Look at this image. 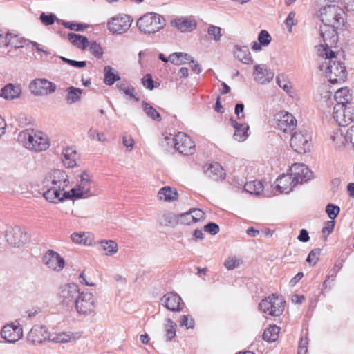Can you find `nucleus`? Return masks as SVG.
I'll return each mask as SVG.
<instances>
[{
	"label": "nucleus",
	"mask_w": 354,
	"mask_h": 354,
	"mask_svg": "<svg viewBox=\"0 0 354 354\" xmlns=\"http://www.w3.org/2000/svg\"><path fill=\"white\" fill-rule=\"evenodd\" d=\"M48 189L44 192V198L50 203H57L72 198L70 192H64L69 181L66 172L55 169L48 173L44 181Z\"/></svg>",
	"instance_id": "nucleus-1"
},
{
	"label": "nucleus",
	"mask_w": 354,
	"mask_h": 354,
	"mask_svg": "<svg viewBox=\"0 0 354 354\" xmlns=\"http://www.w3.org/2000/svg\"><path fill=\"white\" fill-rule=\"evenodd\" d=\"M324 61L320 64L319 70L326 73L329 82L333 84L342 83L347 77V71L344 63L337 60L336 53L334 56H324Z\"/></svg>",
	"instance_id": "nucleus-2"
},
{
	"label": "nucleus",
	"mask_w": 354,
	"mask_h": 354,
	"mask_svg": "<svg viewBox=\"0 0 354 354\" xmlns=\"http://www.w3.org/2000/svg\"><path fill=\"white\" fill-rule=\"evenodd\" d=\"M140 32L151 35L159 32L166 26L163 16L156 12H147L141 16L136 22Z\"/></svg>",
	"instance_id": "nucleus-3"
},
{
	"label": "nucleus",
	"mask_w": 354,
	"mask_h": 354,
	"mask_svg": "<svg viewBox=\"0 0 354 354\" xmlns=\"http://www.w3.org/2000/svg\"><path fill=\"white\" fill-rule=\"evenodd\" d=\"M319 17L323 24L330 25L335 28H342L345 24V12L335 4L326 5L321 8Z\"/></svg>",
	"instance_id": "nucleus-4"
},
{
	"label": "nucleus",
	"mask_w": 354,
	"mask_h": 354,
	"mask_svg": "<svg viewBox=\"0 0 354 354\" xmlns=\"http://www.w3.org/2000/svg\"><path fill=\"white\" fill-rule=\"evenodd\" d=\"M339 28H335L333 26L322 24L320 26V35L324 41L318 48V55L321 57L334 56L335 52L331 48L335 46L338 41L337 30Z\"/></svg>",
	"instance_id": "nucleus-5"
},
{
	"label": "nucleus",
	"mask_w": 354,
	"mask_h": 354,
	"mask_svg": "<svg viewBox=\"0 0 354 354\" xmlns=\"http://www.w3.org/2000/svg\"><path fill=\"white\" fill-rule=\"evenodd\" d=\"M18 140L27 149L41 151L48 148L49 144L46 136L41 132H34L33 130L26 129L18 135Z\"/></svg>",
	"instance_id": "nucleus-6"
},
{
	"label": "nucleus",
	"mask_w": 354,
	"mask_h": 354,
	"mask_svg": "<svg viewBox=\"0 0 354 354\" xmlns=\"http://www.w3.org/2000/svg\"><path fill=\"white\" fill-rule=\"evenodd\" d=\"M284 303L282 299H279L275 294H272L261 300L259 308L271 316H279L284 310Z\"/></svg>",
	"instance_id": "nucleus-7"
},
{
	"label": "nucleus",
	"mask_w": 354,
	"mask_h": 354,
	"mask_svg": "<svg viewBox=\"0 0 354 354\" xmlns=\"http://www.w3.org/2000/svg\"><path fill=\"white\" fill-rule=\"evenodd\" d=\"M80 289L76 284L68 283L59 287L57 296L61 304L73 307L77 297H80Z\"/></svg>",
	"instance_id": "nucleus-8"
},
{
	"label": "nucleus",
	"mask_w": 354,
	"mask_h": 354,
	"mask_svg": "<svg viewBox=\"0 0 354 354\" xmlns=\"http://www.w3.org/2000/svg\"><path fill=\"white\" fill-rule=\"evenodd\" d=\"M80 181L78 185L70 191L72 198L78 199L90 196L91 185L93 181L92 174L85 170L80 175Z\"/></svg>",
	"instance_id": "nucleus-9"
},
{
	"label": "nucleus",
	"mask_w": 354,
	"mask_h": 354,
	"mask_svg": "<svg viewBox=\"0 0 354 354\" xmlns=\"http://www.w3.org/2000/svg\"><path fill=\"white\" fill-rule=\"evenodd\" d=\"M133 19L128 15H119L112 17L108 22V29L113 34H123L131 26Z\"/></svg>",
	"instance_id": "nucleus-10"
},
{
	"label": "nucleus",
	"mask_w": 354,
	"mask_h": 354,
	"mask_svg": "<svg viewBox=\"0 0 354 354\" xmlns=\"http://www.w3.org/2000/svg\"><path fill=\"white\" fill-rule=\"evenodd\" d=\"M5 236L9 245L19 248L28 239L27 233L19 226L8 227L6 230Z\"/></svg>",
	"instance_id": "nucleus-11"
},
{
	"label": "nucleus",
	"mask_w": 354,
	"mask_h": 354,
	"mask_svg": "<svg viewBox=\"0 0 354 354\" xmlns=\"http://www.w3.org/2000/svg\"><path fill=\"white\" fill-rule=\"evenodd\" d=\"M77 312L81 315H88L94 311L95 308V299L91 292H80L74 306Z\"/></svg>",
	"instance_id": "nucleus-12"
},
{
	"label": "nucleus",
	"mask_w": 354,
	"mask_h": 354,
	"mask_svg": "<svg viewBox=\"0 0 354 354\" xmlns=\"http://www.w3.org/2000/svg\"><path fill=\"white\" fill-rule=\"evenodd\" d=\"M56 84L46 79H36L30 82L29 89L35 95H46L56 91Z\"/></svg>",
	"instance_id": "nucleus-13"
},
{
	"label": "nucleus",
	"mask_w": 354,
	"mask_h": 354,
	"mask_svg": "<svg viewBox=\"0 0 354 354\" xmlns=\"http://www.w3.org/2000/svg\"><path fill=\"white\" fill-rule=\"evenodd\" d=\"M310 137L307 133L295 131L291 136L290 144L292 149L298 153H305L310 150Z\"/></svg>",
	"instance_id": "nucleus-14"
},
{
	"label": "nucleus",
	"mask_w": 354,
	"mask_h": 354,
	"mask_svg": "<svg viewBox=\"0 0 354 354\" xmlns=\"http://www.w3.org/2000/svg\"><path fill=\"white\" fill-rule=\"evenodd\" d=\"M352 106L335 105L333 117L339 126H347L353 121Z\"/></svg>",
	"instance_id": "nucleus-15"
},
{
	"label": "nucleus",
	"mask_w": 354,
	"mask_h": 354,
	"mask_svg": "<svg viewBox=\"0 0 354 354\" xmlns=\"http://www.w3.org/2000/svg\"><path fill=\"white\" fill-rule=\"evenodd\" d=\"M274 121L279 129L283 132L291 131L297 126V120L288 112L279 111L274 115Z\"/></svg>",
	"instance_id": "nucleus-16"
},
{
	"label": "nucleus",
	"mask_w": 354,
	"mask_h": 354,
	"mask_svg": "<svg viewBox=\"0 0 354 354\" xmlns=\"http://www.w3.org/2000/svg\"><path fill=\"white\" fill-rule=\"evenodd\" d=\"M43 263L49 269L59 272L64 266L65 261L57 252L48 250L42 258Z\"/></svg>",
	"instance_id": "nucleus-17"
},
{
	"label": "nucleus",
	"mask_w": 354,
	"mask_h": 354,
	"mask_svg": "<svg viewBox=\"0 0 354 354\" xmlns=\"http://www.w3.org/2000/svg\"><path fill=\"white\" fill-rule=\"evenodd\" d=\"M292 176L297 184H302L310 180L313 177V172L304 164L295 163L291 167Z\"/></svg>",
	"instance_id": "nucleus-18"
},
{
	"label": "nucleus",
	"mask_w": 354,
	"mask_h": 354,
	"mask_svg": "<svg viewBox=\"0 0 354 354\" xmlns=\"http://www.w3.org/2000/svg\"><path fill=\"white\" fill-rule=\"evenodd\" d=\"M177 142L175 149L184 155L192 154L195 150V144L191 138L183 132L177 133Z\"/></svg>",
	"instance_id": "nucleus-19"
},
{
	"label": "nucleus",
	"mask_w": 354,
	"mask_h": 354,
	"mask_svg": "<svg viewBox=\"0 0 354 354\" xmlns=\"http://www.w3.org/2000/svg\"><path fill=\"white\" fill-rule=\"evenodd\" d=\"M50 333L46 326L35 325L28 334L27 339L33 344H41L46 340L49 341Z\"/></svg>",
	"instance_id": "nucleus-20"
},
{
	"label": "nucleus",
	"mask_w": 354,
	"mask_h": 354,
	"mask_svg": "<svg viewBox=\"0 0 354 354\" xmlns=\"http://www.w3.org/2000/svg\"><path fill=\"white\" fill-rule=\"evenodd\" d=\"M1 335L6 342L15 343L23 337L22 328L13 324H7L2 328Z\"/></svg>",
	"instance_id": "nucleus-21"
},
{
	"label": "nucleus",
	"mask_w": 354,
	"mask_h": 354,
	"mask_svg": "<svg viewBox=\"0 0 354 354\" xmlns=\"http://www.w3.org/2000/svg\"><path fill=\"white\" fill-rule=\"evenodd\" d=\"M297 185L292 174H282L274 182V189L279 193H290Z\"/></svg>",
	"instance_id": "nucleus-22"
},
{
	"label": "nucleus",
	"mask_w": 354,
	"mask_h": 354,
	"mask_svg": "<svg viewBox=\"0 0 354 354\" xmlns=\"http://www.w3.org/2000/svg\"><path fill=\"white\" fill-rule=\"evenodd\" d=\"M160 302L167 309L173 312L180 311L182 309L181 304H183L181 297L173 292L164 295Z\"/></svg>",
	"instance_id": "nucleus-23"
},
{
	"label": "nucleus",
	"mask_w": 354,
	"mask_h": 354,
	"mask_svg": "<svg viewBox=\"0 0 354 354\" xmlns=\"http://www.w3.org/2000/svg\"><path fill=\"white\" fill-rule=\"evenodd\" d=\"M3 39V46L11 48L8 51V55H10V53L12 50V48H15L16 50L17 48L27 46V43L28 41V39H24V37H20L12 33L6 34L5 38Z\"/></svg>",
	"instance_id": "nucleus-24"
},
{
	"label": "nucleus",
	"mask_w": 354,
	"mask_h": 354,
	"mask_svg": "<svg viewBox=\"0 0 354 354\" xmlns=\"http://www.w3.org/2000/svg\"><path fill=\"white\" fill-rule=\"evenodd\" d=\"M254 68V80L259 84L269 82L274 77V73L265 65H255Z\"/></svg>",
	"instance_id": "nucleus-25"
},
{
	"label": "nucleus",
	"mask_w": 354,
	"mask_h": 354,
	"mask_svg": "<svg viewBox=\"0 0 354 354\" xmlns=\"http://www.w3.org/2000/svg\"><path fill=\"white\" fill-rule=\"evenodd\" d=\"M171 25L181 32H192L197 26L196 21L189 17H180L171 21Z\"/></svg>",
	"instance_id": "nucleus-26"
},
{
	"label": "nucleus",
	"mask_w": 354,
	"mask_h": 354,
	"mask_svg": "<svg viewBox=\"0 0 354 354\" xmlns=\"http://www.w3.org/2000/svg\"><path fill=\"white\" fill-rule=\"evenodd\" d=\"M230 122L235 130L233 135L234 139L239 142L245 140L248 137L249 125L246 123H239L233 118H230Z\"/></svg>",
	"instance_id": "nucleus-27"
},
{
	"label": "nucleus",
	"mask_w": 354,
	"mask_h": 354,
	"mask_svg": "<svg viewBox=\"0 0 354 354\" xmlns=\"http://www.w3.org/2000/svg\"><path fill=\"white\" fill-rule=\"evenodd\" d=\"M334 97L337 102L335 105L351 106V102L353 97L347 87L338 89L335 92Z\"/></svg>",
	"instance_id": "nucleus-28"
},
{
	"label": "nucleus",
	"mask_w": 354,
	"mask_h": 354,
	"mask_svg": "<svg viewBox=\"0 0 354 354\" xmlns=\"http://www.w3.org/2000/svg\"><path fill=\"white\" fill-rule=\"evenodd\" d=\"M234 53L235 57L243 64H250L252 63V59L248 46L235 45L234 47Z\"/></svg>",
	"instance_id": "nucleus-29"
},
{
	"label": "nucleus",
	"mask_w": 354,
	"mask_h": 354,
	"mask_svg": "<svg viewBox=\"0 0 354 354\" xmlns=\"http://www.w3.org/2000/svg\"><path fill=\"white\" fill-rule=\"evenodd\" d=\"M205 174L214 180H218L225 178V173L222 166L218 162H214L209 165L205 171Z\"/></svg>",
	"instance_id": "nucleus-30"
},
{
	"label": "nucleus",
	"mask_w": 354,
	"mask_h": 354,
	"mask_svg": "<svg viewBox=\"0 0 354 354\" xmlns=\"http://www.w3.org/2000/svg\"><path fill=\"white\" fill-rule=\"evenodd\" d=\"M21 93V87L8 84L1 90L0 95L6 100H13L18 98Z\"/></svg>",
	"instance_id": "nucleus-31"
},
{
	"label": "nucleus",
	"mask_w": 354,
	"mask_h": 354,
	"mask_svg": "<svg viewBox=\"0 0 354 354\" xmlns=\"http://www.w3.org/2000/svg\"><path fill=\"white\" fill-rule=\"evenodd\" d=\"M178 196L177 190L169 186L162 187L158 193V198L160 200L169 202L177 200Z\"/></svg>",
	"instance_id": "nucleus-32"
},
{
	"label": "nucleus",
	"mask_w": 354,
	"mask_h": 354,
	"mask_svg": "<svg viewBox=\"0 0 354 354\" xmlns=\"http://www.w3.org/2000/svg\"><path fill=\"white\" fill-rule=\"evenodd\" d=\"M68 39L73 45L82 50H85L89 45L87 37L81 35L70 32Z\"/></svg>",
	"instance_id": "nucleus-33"
},
{
	"label": "nucleus",
	"mask_w": 354,
	"mask_h": 354,
	"mask_svg": "<svg viewBox=\"0 0 354 354\" xmlns=\"http://www.w3.org/2000/svg\"><path fill=\"white\" fill-rule=\"evenodd\" d=\"M62 161L64 165L68 168H73L76 165L77 153L72 148H66L62 152Z\"/></svg>",
	"instance_id": "nucleus-34"
},
{
	"label": "nucleus",
	"mask_w": 354,
	"mask_h": 354,
	"mask_svg": "<svg viewBox=\"0 0 354 354\" xmlns=\"http://www.w3.org/2000/svg\"><path fill=\"white\" fill-rule=\"evenodd\" d=\"M66 101L68 104H75L81 100L82 90L74 86H70L66 89Z\"/></svg>",
	"instance_id": "nucleus-35"
},
{
	"label": "nucleus",
	"mask_w": 354,
	"mask_h": 354,
	"mask_svg": "<svg viewBox=\"0 0 354 354\" xmlns=\"http://www.w3.org/2000/svg\"><path fill=\"white\" fill-rule=\"evenodd\" d=\"M100 247L104 254L107 256H111L118 252V243L113 240H103L100 242Z\"/></svg>",
	"instance_id": "nucleus-36"
},
{
	"label": "nucleus",
	"mask_w": 354,
	"mask_h": 354,
	"mask_svg": "<svg viewBox=\"0 0 354 354\" xmlns=\"http://www.w3.org/2000/svg\"><path fill=\"white\" fill-rule=\"evenodd\" d=\"M104 82L106 85L111 86L116 81L120 80V77L118 73L113 72V68L111 66H106L104 68Z\"/></svg>",
	"instance_id": "nucleus-37"
},
{
	"label": "nucleus",
	"mask_w": 354,
	"mask_h": 354,
	"mask_svg": "<svg viewBox=\"0 0 354 354\" xmlns=\"http://www.w3.org/2000/svg\"><path fill=\"white\" fill-rule=\"evenodd\" d=\"M280 332V328L276 325L270 326L267 328L263 334V339L268 342H275Z\"/></svg>",
	"instance_id": "nucleus-38"
},
{
	"label": "nucleus",
	"mask_w": 354,
	"mask_h": 354,
	"mask_svg": "<svg viewBox=\"0 0 354 354\" xmlns=\"http://www.w3.org/2000/svg\"><path fill=\"white\" fill-rule=\"evenodd\" d=\"M244 190L251 194L259 195L263 190V185L259 180L247 182L244 185Z\"/></svg>",
	"instance_id": "nucleus-39"
},
{
	"label": "nucleus",
	"mask_w": 354,
	"mask_h": 354,
	"mask_svg": "<svg viewBox=\"0 0 354 354\" xmlns=\"http://www.w3.org/2000/svg\"><path fill=\"white\" fill-rule=\"evenodd\" d=\"M158 221L162 225L174 226L178 224V215L171 212H165L160 216Z\"/></svg>",
	"instance_id": "nucleus-40"
},
{
	"label": "nucleus",
	"mask_w": 354,
	"mask_h": 354,
	"mask_svg": "<svg viewBox=\"0 0 354 354\" xmlns=\"http://www.w3.org/2000/svg\"><path fill=\"white\" fill-rule=\"evenodd\" d=\"M142 106L143 109V111L147 114V115L149 118H151L153 120L156 121H160L161 120V115L160 114L156 111L155 108H153L151 104L143 101L142 103Z\"/></svg>",
	"instance_id": "nucleus-41"
},
{
	"label": "nucleus",
	"mask_w": 354,
	"mask_h": 354,
	"mask_svg": "<svg viewBox=\"0 0 354 354\" xmlns=\"http://www.w3.org/2000/svg\"><path fill=\"white\" fill-rule=\"evenodd\" d=\"M57 24H60L66 28L75 31H83L88 27V25L85 24H78L75 21H66L62 19H58Z\"/></svg>",
	"instance_id": "nucleus-42"
},
{
	"label": "nucleus",
	"mask_w": 354,
	"mask_h": 354,
	"mask_svg": "<svg viewBox=\"0 0 354 354\" xmlns=\"http://www.w3.org/2000/svg\"><path fill=\"white\" fill-rule=\"evenodd\" d=\"M342 265H343V261H339L336 262L335 263L334 267L331 270H329L328 275L327 276L326 279H325V281L323 282V284H322L324 288L326 289L328 288V281L330 279H331L332 281L335 280L338 272L342 268Z\"/></svg>",
	"instance_id": "nucleus-43"
},
{
	"label": "nucleus",
	"mask_w": 354,
	"mask_h": 354,
	"mask_svg": "<svg viewBox=\"0 0 354 354\" xmlns=\"http://www.w3.org/2000/svg\"><path fill=\"white\" fill-rule=\"evenodd\" d=\"M166 322L165 325V336L167 341H171L176 336V324L169 318H168Z\"/></svg>",
	"instance_id": "nucleus-44"
},
{
	"label": "nucleus",
	"mask_w": 354,
	"mask_h": 354,
	"mask_svg": "<svg viewBox=\"0 0 354 354\" xmlns=\"http://www.w3.org/2000/svg\"><path fill=\"white\" fill-rule=\"evenodd\" d=\"M71 335L66 333H62L58 334H50L49 341L55 343H66L71 341Z\"/></svg>",
	"instance_id": "nucleus-45"
},
{
	"label": "nucleus",
	"mask_w": 354,
	"mask_h": 354,
	"mask_svg": "<svg viewBox=\"0 0 354 354\" xmlns=\"http://www.w3.org/2000/svg\"><path fill=\"white\" fill-rule=\"evenodd\" d=\"M207 33L212 39L218 41L221 39L222 36L221 28L214 25H210L207 28Z\"/></svg>",
	"instance_id": "nucleus-46"
},
{
	"label": "nucleus",
	"mask_w": 354,
	"mask_h": 354,
	"mask_svg": "<svg viewBox=\"0 0 354 354\" xmlns=\"http://www.w3.org/2000/svg\"><path fill=\"white\" fill-rule=\"evenodd\" d=\"M39 19L41 23L45 26H50L53 24L55 21L57 23V20L56 15L53 13L46 14L45 12H42L39 16Z\"/></svg>",
	"instance_id": "nucleus-47"
},
{
	"label": "nucleus",
	"mask_w": 354,
	"mask_h": 354,
	"mask_svg": "<svg viewBox=\"0 0 354 354\" xmlns=\"http://www.w3.org/2000/svg\"><path fill=\"white\" fill-rule=\"evenodd\" d=\"M193 223H194V218H192V213L191 210L188 212L178 215V223L190 225Z\"/></svg>",
	"instance_id": "nucleus-48"
},
{
	"label": "nucleus",
	"mask_w": 354,
	"mask_h": 354,
	"mask_svg": "<svg viewBox=\"0 0 354 354\" xmlns=\"http://www.w3.org/2000/svg\"><path fill=\"white\" fill-rule=\"evenodd\" d=\"M339 211L340 208L337 205L332 203L328 204L326 207V212L332 221H334V219L337 216Z\"/></svg>",
	"instance_id": "nucleus-49"
},
{
	"label": "nucleus",
	"mask_w": 354,
	"mask_h": 354,
	"mask_svg": "<svg viewBox=\"0 0 354 354\" xmlns=\"http://www.w3.org/2000/svg\"><path fill=\"white\" fill-rule=\"evenodd\" d=\"M177 134L173 136L171 133L166 134L164 137V140L162 142L163 147L167 148L173 147H176V142H177Z\"/></svg>",
	"instance_id": "nucleus-50"
},
{
	"label": "nucleus",
	"mask_w": 354,
	"mask_h": 354,
	"mask_svg": "<svg viewBox=\"0 0 354 354\" xmlns=\"http://www.w3.org/2000/svg\"><path fill=\"white\" fill-rule=\"evenodd\" d=\"M320 253L321 250L319 248H315L312 250L307 257L306 261L310 266H315L319 260Z\"/></svg>",
	"instance_id": "nucleus-51"
},
{
	"label": "nucleus",
	"mask_w": 354,
	"mask_h": 354,
	"mask_svg": "<svg viewBox=\"0 0 354 354\" xmlns=\"http://www.w3.org/2000/svg\"><path fill=\"white\" fill-rule=\"evenodd\" d=\"M89 50L91 53L97 58H100L102 57L103 50L102 47L96 41H93L89 44Z\"/></svg>",
	"instance_id": "nucleus-52"
},
{
	"label": "nucleus",
	"mask_w": 354,
	"mask_h": 354,
	"mask_svg": "<svg viewBox=\"0 0 354 354\" xmlns=\"http://www.w3.org/2000/svg\"><path fill=\"white\" fill-rule=\"evenodd\" d=\"M258 41L263 46H266L271 41V36L267 30H261L258 35Z\"/></svg>",
	"instance_id": "nucleus-53"
},
{
	"label": "nucleus",
	"mask_w": 354,
	"mask_h": 354,
	"mask_svg": "<svg viewBox=\"0 0 354 354\" xmlns=\"http://www.w3.org/2000/svg\"><path fill=\"white\" fill-rule=\"evenodd\" d=\"M180 326H185L187 329L193 328L194 326V321L190 315H183L180 321Z\"/></svg>",
	"instance_id": "nucleus-54"
},
{
	"label": "nucleus",
	"mask_w": 354,
	"mask_h": 354,
	"mask_svg": "<svg viewBox=\"0 0 354 354\" xmlns=\"http://www.w3.org/2000/svg\"><path fill=\"white\" fill-rule=\"evenodd\" d=\"M204 230L212 235H216L219 232V226L213 222H209L204 226Z\"/></svg>",
	"instance_id": "nucleus-55"
},
{
	"label": "nucleus",
	"mask_w": 354,
	"mask_h": 354,
	"mask_svg": "<svg viewBox=\"0 0 354 354\" xmlns=\"http://www.w3.org/2000/svg\"><path fill=\"white\" fill-rule=\"evenodd\" d=\"M71 239L74 243L86 245V238L84 233H73L71 234Z\"/></svg>",
	"instance_id": "nucleus-56"
},
{
	"label": "nucleus",
	"mask_w": 354,
	"mask_h": 354,
	"mask_svg": "<svg viewBox=\"0 0 354 354\" xmlns=\"http://www.w3.org/2000/svg\"><path fill=\"white\" fill-rule=\"evenodd\" d=\"M240 260L236 257L229 258L225 261L224 266L227 270H233L239 266Z\"/></svg>",
	"instance_id": "nucleus-57"
},
{
	"label": "nucleus",
	"mask_w": 354,
	"mask_h": 354,
	"mask_svg": "<svg viewBox=\"0 0 354 354\" xmlns=\"http://www.w3.org/2000/svg\"><path fill=\"white\" fill-rule=\"evenodd\" d=\"M335 227V221H328L324 223V226L322 228V234L326 237L328 236L334 230Z\"/></svg>",
	"instance_id": "nucleus-58"
},
{
	"label": "nucleus",
	"mask_w": 354,
	"mask_h": 354,
	"mask_svg": "<svg viewBox=\"0 0 354 354\" xmlns=\"http://www.w3.org/2000/svg\"><path fill=\"white\" fill-rule=\"evenodd\" d=\"M142 83L144 86L149 90H152L154 88V82L150 74H147L145 76H144V77L142 79Z\"/></svg>",
	"instance_id": "nucleus-59"
},
{
	"label": "nucleus",
	"mask_w": 354,
	"mask_h": 354,
	"mask_svg": "<svg viewBox=\"0 0 354 354\" xmlns=\"http://www.w3.org/2000/svg\"><path fill=\"white\" fill-rule=\"evenodd\" d=\"M192 213V218L194 223L198 222L205 218V213L200 209H191Z\"/></svg>",
	"instance_id": "nucleus-60"
},
{
	"label": "nucleus",
	"mask_w": 354,
	"mask_h": 354,
	"mask_svg": "<svg viewBox=\"0 0 354 354\" xmlns=\"http://www.w3.org/2000/svg\"><path fill=\"white\" fill-rule=\"evenodd\" d=\"M344 140L346 142L351 143L354 147V125L346 131Z\"/></svg>",
	"instance_id": "nucleus-61"
},
{
	"label": "nucleus",
	"mask_w": 354,
	"mask_h": 354,
	"mask_svg": "<svg viewBox=\"0 0 354 354\" xmlns=\"http://www.w3.org/2000/svg\"><path fill=\"white\" fill-rule=\"evenodd\" d=\"M180 55H182V53H174L169 56V61L176 65L185 64V62L179 61V59L180 58Z\"/></svg>",
	"instance_id": "nucleus-62"
},
{
	"label": "nucleus",
	"mask_w": 354,
	"mask_h": 354,
	"mask_svg": "<svg viewBox=\"0 0 354 354\" xmlns=\"http://www.w3.org/2000/svg\"><path fill=\"white\" fill-rule=\"evenodd\" d=\"M244 110V104L243 103H237L235 106L234 112L238 119L244 118L245 115L243 113Z\"/></svg>",
	"instance_id": "nucleus-63"
},
{
	"label": "nucleus",
	"mask_w": 354,
	"mask_h": 354,
	"mask_svg": "<svg viewBox=\"0 0 354 354\" xmlns=\"http://www.w3.org/2000/svg\"><path fill=\"white\" fill-rule=\"evenodd\" d=\"M297 239L301 242H308L310 239L308 232L306 229H301L297 236Z\"/></svg>",
	"instance_id": "nucleus-64"
}]
</instances>
